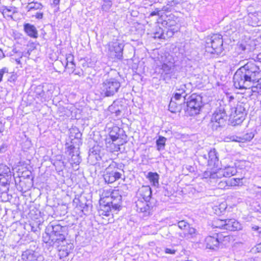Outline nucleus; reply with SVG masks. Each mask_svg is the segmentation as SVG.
I'll list each match as a JSON object with an SVG mask.
<instances>
[{
    "mask_svg": "<svg viewBox=\"0 0 261 261\" xmlns=\"http://www.w3.org/2000/svg\"><path fill=\"white\" fill-rule=\"evenodd\" d=\"M8 146L3 144L0 146V153H5L7 150Z\"/></svg>",
    "mask_w": 261,
    "mask_h": 261,
    "instance_id": "bf43d9fd",
    "label": "nucleus"
},
{
    "mask_svg": "<svg viewBox=\"0 0 261 261\" xmlns=\"http://www.w3.org/2000/svg\"><path fill=\"white\" fill-rule=\"evenodd\" d=\"M256 60L259 62H261V53L258 54L256 56Z\"/></svg>",
    "mask_w": 261,
    "mask_h": 261,
    "instance_id": "774afa93",
    "label": "nucleus"
},
{
    "mask_svg": "<svg viewBox=\"0 0 261 261\" xmlns=\"http://www.w3.org/2000/svg\"><path fill=\"white\" fill-rule=\"evenodd\" d=\"M186 103L187 104L186 113L190 116L198 114L204 105L202 96L196 93H193L188 97L185 96L184 105Z\"/></svg>",
    "mask_w": 261,
    "mask_h": 261,
    "instance_id": "20e7f679",
    "label": "nucleus"
},
{
    "mask_svg": "<svg viewBox=\"0 0 261 261\" xmlns=\"http://www.w3.org/2000/svg\"><path fill=\"white\" fill-rule=\"evenodd\" d=\"M234 22H231L229 25H227L224 28V32L227 33L228 35H230L237 31L236 28L234 27Z\"/></svg>",
    "mask_w": 261,
    "mask_h": 261,
    "instance_id": "37998d69",
    "label": "nucleus"
},
{
    "mask_svg": "<svg viewBox=\"0 0 261 261\" xmlns=\"http://www.w3.org/2000/svg\"><path fill=\"white\" fill-rule=\"evenodd\" d=\"M176 252V250L175 249H170L168 248H166L165 249V252L167 254H175Z\"/></svg>",
    "mask_w": 261,
    "mask_h": 261,
    "instance_id": "13d9d810",
    "label": "nucleus"
},
{
    "mask_svg": "<svg viewBox=\"0 0 261 261\" xmlns=\"http://www.w3.org/2000/svg\"><path fill=\"white\" fill-rule=\"evenodd\" d=\"M72 73L75 75H78L80 76L83 75V71L82 69L77 70L75 69L74 71Z\"/></svg>",
    "mask_w": 261,
    "mask_h": 261,
    "instance_id": "052dcab7",
    "label": "nucleus"
},
{
    "mask_svg": "<svg viewBox=\"0 0 261 261\" xmlns=\"http://www.w3.org/2000/svg\"><path fill=\"white\" fill-rule=\"evenodd\" d=\"M178 227L185 231L187 229L188 227H189L190 224L184 220H181L177 223Z\"/></svg>",
    "mask_w": 261,
    "mask_h": 261,
    "instance_id": "8fccbe9b",
    "label": "nucleus"
},
{
    "mask_svg": "<svg viewBox=\"0 0 261 261\" xmlns=\"http://www.w3.org/2000/svg\"><path fill=\"white\" fill-rule=\"evenodd\" d=\"M241 180V178H232L230 180H229V186H233L239 185Z\"/></svg>",
    "mask_w": 261,
    "mask_h": 261,
    "instance_id": "864d4df0",
    "label": "nucleus"
},
{
    "mask_svg": "<svg viewBox=\"0 0 261 261\" xmlns=\"http://www.w3.org/2000/svg\"><path fill=\"white\" fill-rule=\"evenodd\" d=\"M147 178L152 183L153 186H156L159 185V175L156 172H149Z\"/></svg>",
    "mask_w": 261,
    "mask_h": 261,
    "instance_id": "f704fd0d",
    "label": "nucleus"
},
{
    "mask_svg": "<svg viewBox=\"0 0 261 261\" xmlns=\"http://www.w3.org/2000/svg\"><path fill=\"white\" fill-rule=\"evenodd\" d=\"M228 119V115L226 113V109L220 106L215 111L212 116V119L218 123L225 125L226 121Z\"/></svg>",
    "mask_w": 261,
    "mask_h": 261,
    "instance_id": "2eb2a0df",
    "label": "nucleus"
},
{
    "mask_svg": "<svg viewBox=\"0 0 261 261\" xmlns=\"http://www.w3.org/2000/svg\"><path fill=\"white\" fill-rule=\"evenodd\" d=\"M106 200L107 204H111L114 211H119L121 207V196L117 193V195H114V193L111 194L110 197H107Z\"/></svg>",
    "mask_w": 261,
    "mask_h": 261,
    "instance_id": "5701e85b",
    "label": "nucleus"
},
{
    "mask_svg": "<svg viewBox=\"0 0 261 261\" xmlns=\"http://www.w3.org/2000/svg\"><path fill=\"white\" fill-rule=\"evenodd\" d=\"M229 118L231 119V123L234 125H240L245 119V117H242L238 114H233V111L229 114Z\"/></svg>",
    "mask_w": 261,
    "mask_h": 261,
    "instance_id": "7c9ffc66",
    "label": "nucleus"
},
{
    "mask_svg": "<svg viewBox=\"0 0 261 261\" xmlns=\"http://www.w3.org/2000/svg\"><path fill=\"white\" fill-rule=\"evenodd\" d=\"M15 55H17L19 58H22L23 57V53L21 51L17 50L16 48H14L11 51L8 52L6 54V56L11 57L12 58H14Z\"/></svg>",
    "mask_w": 261,
    "mask_h": 261,
    "instance_id": "ea45409f",
    "label": "nucleus"
},
{
    "mask_svg": "<svg viewBox=\"0 0 261 261\" xmlns=\"http://www.w3.org/2000/svg\"><path fill=\"white\" fill-rule=\"evenodd\" d=\"M103 156L101 147L98 145L93 146L89 150L88 160H91L93 164L102 160Z\"/></svg>",
    "mask_w": 261,
    "mask_h": 261,
    "instance_id": "dca6fc26",
    "label": "nucleus"
},
{
    "mask_svg": "<svg viewBox=\"0 0 261 261\" xmlns=\"http://www.w3.org/2000/svg\"><path fill=\"white\" fill-rule=\"evenodd\" d=\"M124 165L122 163L119 164L112 161L104 171L103 176L105 182L108 184H112L120 179L124 172Z\"/></svg>",
    "mask_w": 261,
    "mask_h": 261,
    "instance_id": "7ed1b4c3",
    "label": "nucleus"
},
{
    "mask_svg": "<svg viewBox=\"0 0 261 261\" xmlns=\"http://www.w3.org/2000/svg\"><path fill=\"white\" fill-rule=\"evenodd\" d=\"M103 3L101 6L102 11L108 12L112 6L113 0H102Z\"/></svg>",
    "mask_w": 261,
    "mask_h": 261,
    "instance_id": "79ce46f5",
    "label": "nucleus"
},
{
    "mask_svg": "<svg viewBox=\"0 0 261 261\" xmlns=\"http://www.w3.org/2000/svg\"><path fill=\"white\" fill-rule=\"evenodd\" d=\"M181 1L178 0H172L168 1L166 6L162 7V10L165 12H170L172 10H176L178 5H180Z\"/></svg>",
    "mask_w": 261,
    "mask_h": 261,
    "instance_id": "c85d7f7f",
    "label": "nucleus"
},
{
    "mask_svg": "<svg viewBox=\"0 0 261 261\" xmlns=\"http://www.w3.org/2000/svg\"><path fill=\"white\" fill-rule=\"evenodd\" d=\"M182 105H184V102L179 103L178 101L171 99L169 104V110L173 113L180 112L182 109Z\"/></svg>",
    "mask_w": 261,
    "mask_h": 261,
    "instance_id": "c756f323",
    "label": "nucleus"
},
{
    "mask_svg": "<svg viewBox=\"0 0 261 261\" xmlns=\"http://www.w3.org/2000/svg\"><path fill=\"white\" fill-rule=\"evenodd\" d=\"M22 261H44L43 256L39 252V249L35 246H30L21 255Z\"/></svg>",
    "mask_w": 261,
    "mask_h": 261,
    "instance_id": "9d476101",
    "label": "nucleus"
},
{
    "mask_svg": "<svg viewBox=\"0 0 261 261\" xmlns=\"http://www.w3.org/2000/svg\"><path fill=\"white\" fill-rule=\"evenodd\" d=\"M154 38L165 39L164 31L161 28L156 29V31L154 33Z\"/></svg>",
    "mask_w": 261,
    "mask_h": 261,
    "instance_id": "c03bdc74",
    "label": "nucleus"
},
{
    "mask_svg": "<svg viewBox=\"0 0 261 261\" xmlns=\"http://www.w3.org/2000/svg\"><path fill=\"white\" fill-rule=\"evenodd\" d=\"M124 44L118 41L111 42L108 44V50L112 56L119 60L123 59Z\"/></svg>",
    "mask_w": 261,
    "mask_h": 261,
    "instance_id": "ddd939ff",
    "label": "nucleus"
},
{
    "mask_svg": "<svg viewBox=\"0 0 261 261\" xmlns=\"http://www.w3.org/2000/svg\"><path fill=\"white\" fill-rule=\"evenodd\" d=\"M254 133L253 132H250L245 134L242 137H238L236 136H232L230 137V139L232 141L238 142H244L246 141H250L254 137Z\"/></svg>",
    "mask_w": 261,
    "mask_h": 261,
    "instance_id": "cd10ccee",
    "label": "nucleus"
},
{
    "mask_svg": "<svg viewBox=\"0 0 261 261\" xmlns=\"http://www.w3.org/2000/svg\"><path fill=\"white\" fill-rule=\"evenodd\" d=\"M224 125L218 123V122H215L214 120L211 119L210 122L207 124L208 130L210 132L217 131L221 128Z\"/></svg>",
    "mask_w": 261,
    "mask_h": 261,
    "instance_id": "72a5a7b5",
    "label": "nucleus"
},
{
    "mask_svg": "<svg viewBox=\"0 0 261 261\" xmlns=\"http://www.w3.org/2000/svg\"><path fill=\"white\" fill-rule=\"evenodd\" d=\"M211 175V171H206L203 173V177L204 178H210Z\"/></svg>",
    "mask_w": 261,
    "mask_h": 261,
    "instance_id": "e2e57ef3",
    "label": "nucleus"
},
{
    "mask_svg": "<svg viewBox=\"0 0 261 261\" xmlns=\"http://www.w3.org/2000/svg\"><path fill=\"white\" fill-rule=\"evenodd\" d=\"M6 57V54L4 53L3 50L0 48V60Z\"/></svg>",
    "mask_w": 261,
    "mask_h": 261,
    "instance_id": "338daca9",
    "label": "nucleus"
},
{
    "mask_svg": "<svg viewBox=\"0 0 261 261\" xmlns=\"http://www.w3.org/2000/svg\"><path fill=\"white\" fill-rule=\"evenodd\" d=\"M73 60H74V56L72 54H67L66 57L65 65L64 66V68H66V67L68 65L69 62H73Z\"/></svg>",
    "mask_w": 261,
    "mask_h": 261,
    "instance_id": "603ef678",
    "label": "nucleus"
},
{
    "mask_svg": "<svg viewBox=\"0 0 261 261\" xmlns=\"http://www.w3.org/2000/svg\"><path fill=\"white\" fill-rule=\"evenodd\" d=\"M196 170V167L194 165H186L183 167V171L187 170L189 173H194Z\"/></svg>",
    "mask_w": 261,
    "mask_h": 261,
    "instance_id": "09e8293b",
    "label": "nucleus"
},
{
    "mask_svg": "<svg viewBox=\"0 0 261 261\" xmlns=\"http://www.w3.org/2000/svg\"><path fill=\"white\" fill-rule=\"evenodd\" d=\"M4 170L5 172H0V186L4 187L6 190H8L11 180V173L8 167Z\"/></svg>",
    "mask_w": 261,
    "mask_h": 261,
    "instance_id": "412c9836",
    "label": "nucleus"
},
{
    "mask_svg": "<svg viewBox=\"0 0 261 261\" xmlns=\"http://www.w3.org/2000/svg\"><path fill=\"white\" fill-rule=\"evenodd\" d=\"M54 90L52 84L45 83L44 85H40L36 86L34 90L35 96L40 99L42 101H45L50 98Z\"/></svg>",
    "mask_w": 261,
    "mask_h": 261,
    "instance_id": "1a4fd4ad",
    "label": "nucleus"
},
{
    "mask_svg": "<svg viewBox=\"0 0 261 261\" xmlns=\"http://www.w3.org/2000/svg\"><path fill=\"white\" fill-rule=\"evenodd\" d=\"M75 65H70V64H68V66L66 67V69H70V70L69 71V72H71V73L72 72H73L75 70Z\"/></svg>",
    "mask_w": 261,
    "mask_h": 261,
    "instance_id": "680f3d73",
    "label": "nucleus"
},
{
    "mask_svg": "<svg viewBox=\"0 0 261 261\" xmlns=\"http://www.w3.org/2000/svg\"><path fill=\"white\" fill-rule=\"evenodd\" d=\"M70 138L71 139V144H74V143H78L77 146H79L80 144H82L81 141V137L82 136V133L79 130V128L76 127H73L70 130Z\"/></svg>",
    "mask_w": 261,
    "mask_h": 261,
    "instance_id": "b1692460",
    "label": "nucleus"
},
{
    "mask_svg": "<svg viewBox=\"0 0 261 261\" xmlns=\"http://www.w3.org/2000/svg\"><path fill=\"white\" fill-rule=\"evenodd\" d=\"M227 237V236H223L221 233H216L213 236H207L205 239L206 247L210 249L216 250Z\"/></svg>",
    "mask_w": 261,
    "mask_h": 261,
    "instance_id": "f8f14e48",
    "label": "nucleus"
},
{
    "mask_svg": "<svg viewBox=\"0 0 261 261\" xmlns=\"http://www.w3.org/2000/svg\"><path fill=\"white\" fill-rule=\"evenodd\" d=\"M41 225L40 222L38 223V222H32L30 224V226L31 227V231L35 232L36 233H38L40 230V226Z\"/></svg>",
    "mask_w": 261,
    "mask_h": 261,
    "instance_id": "a18cd8bd",
    "label": "nucleus"
},
{
    "mask_svg": "<svg viewBox=\"0 0 261 261\" xmlns=\"http://www.w3.org/2000/svg\"><path fill=\"white\" fill-rule=\"evenodd\" d=\"M79 206L81 209L83 213L85 215H87L89 213L90 205L86 202L83 203L81 200H80Z\"/></svg>",
    "mask_w": 261,
    "mask_h": 261,
    "instance_id": "a19ab883",
    "label": "nucleus"
},
{
    "mask_svg": "<svg viewBox=\"0 0 261 261\" xmlns=\"http://www.w3.org/2000/svg\"><path fill=\"white\" fill-rule=\"evenodd\" d=\"M155 203V200L150 201L138 199L135 202L136 211L138 213H143V216H149L152 215Z\"/></svg>",
    "mask_w": 261,
    "mask_h": 261,
    "instance_id": "6e6552de",
    "label": "nucleus"
},
{
    "mask_svg": "<svg viewBox=\"0 0 261 261\" xmlns=\"http://www.w3.org/2000/svg\"><path fill=\"white\" fill-rule=\"evenodd\" d=\"M223 226V229L229 231H236L241 229V225L234 219L221 220L218 221Z\"/></svg>",
    "mask_w": 261,
    "mask_h": 261,
    "instance_id": "6ab92c4d",
    "label": "nucleus"
},
{
    "mask_svg": "<svg viewBox=\"0 0 261 261\" xmlns=\"http://www.w3.org/2000/svg\"><path fill=\"white\" fill-rule=\"evenodd\" d=\"M205 51L211 54L220 55L223 50V40L221 34L208 36L205 41Z\"/></svg>",
    "mask_w": 261,
    "mask_h": 261,
    "instance_id": "39448f33",
    "label": "nucleus"
},
{
    "mask_svg": "<svg viewBox=\"0 0 261 261\" xmlns=\"http://www.w3.org/2000/svg\"><path fill=\"white\" fill-rule=\"evenodd\" d=\"M162 74H169L172 73L174 68V60L172 56L170 54L165 55L164 56H162Z\"/></svg>",
    "mask_w": 261,
    "mask_h": 261,
    "instance_id": "4468645a",
    "label": "nucleus"
},
{
    "mask_svg": "<svg viewBox=\"0 0 261 261\" xmlns=\"http://www.w3.org/2000/svg\"><path fill=\"white\" fill-rule=\"evenodd\" d=\"M162 11H163L162 10V8L161 9L160 8H156L154 11H152L151 13H150V15L151 16H155V15H158V16H160V15H162L161 14V12Z\"/></svg>",
    "mask_w": 261,
    "mask_h": 261,
    "instance_id": "6e6d98bb",
    "label": "nucleus"
},
{
    "mask_svg": "<svg viewBox=\"0 0 261 261\" xmlns=\"http://www.w3.org/2000/svg\"><path fill=\"white\" fill-rule=\"evenodd\" d=\"M8 72V69L7 67H4L2 69L0 70V83L3 80V77L5 73Z\"/></svg>",
    "mask_w": 261,
    "mask_h": 261,
    "instance_id": "4d7b16f0",
    "label": "nucleus"
},
{
    "mask_svg": "<svg viewBox=\"0 0 261 261\" xmlns=\"http://www.w3.org/2000/svg\"><path fill=\"white\" fill-rule=\"evenodd\" d=\"M182 97L183 98V96H182V95H181V94L175 92L173 94V96L171 97V99L178 102V101H179Z\"/></svg>",
    "mask_w": 261,
    "mask_h": 261,
    "instance_id": "5fc2aeb1",
    "label": "nucleus"
},
{
    "mask_svg": "<svg viewBox=\"0 0 261 261\" xmlns=\"http://www.w3.org/2000/svg\"><path fill=\"white\" fill-rule=\"evenodd\" d=\"M8 190H6V189H4L3 190V192H2L1 197L3 201H8L10 200L11 198V196L9 195L8 193L7 192Z\"/></svg>",
    "mask_w": 261,
    "mask_h": 261,
    "instance_id": "de8ad7c7",
    "label": "nucleus"
},
{
    "mask_svg": "<svg viewBox=\"0 0 261 261\" xmlns=\"http://www.w3.org/2000/svg\"><path fill=\"white\" fill-rule=\"evenodd\" d=\"M174 18L177 19V18H175L174 15H170L167 20H165L166 25V28L172 29L173 28H178L176 26L177 21L174 19Z\"/></svg>",
    "mask_w": 261,
    "mask_h": 261,
    "instance_id": "c9c22d12",
    "label": "nucleus"
},
{
    "mask_svg": "<svg viewBox=\"0 0 261 261\" xmlns=\"http://www.w3.org/2000/svg\"><path fill=\"white\" fill-rule=\"evenodd\" d=\"M106 198H100L99 203L100 206L101 214L106 216H109L110 213L112 210V206L111 204L107 203Z\"/></svg>",
    "mask_w": 261,
    "mask_h": 261,
    "instance_id": "393cba45",
    "label": "nucleus"
},
{
    "mask_svg": "<svg viewBox=\"0 0 261 261\" xmlns=\"http://www.w3.org/2000/svg\"><path fill=\"white\" fill-rule=\"evenodd\" d=\"M183 236L182 237H184L187 239H190L195 238L197 234V232L196 230L193 227H191L189 225V227L187 228L183 233Z\"/></svg>",
    "mask_w": 261,
    "mask_h": 261,
    "instance_id": "2f4dec72",
    "label": "nucleus"
},
{
    "mask_svg": "<svg viewBox=\"0 0 261 261\" xmlns=\"http://www.w3.org/2000/svg\"><path fill=\"white\" fill-rule=\"evenodd\" d=\"M219 188L220 189H228L230 187L229 181H221L218 184Z\"/></svg>",
    "mask_w": 261,
    "mask_h": 261,
    "instance_id": "3c124183",
    "label": "nucleus"
},
{
    "mask_svg": "<svg viewBox=\"0 0 261 261\" xmlns=\"http://www.w3.org/2000/svg\"><path fill=\"white\" fill-rule=\"evenodd\" d=\"M248 105L243 102L238 103L237 107L231 109L233 114H238L242 117H246L248 110H247Z\"/></svg>",
    "mask_w": 261,
    "mask_h": 261,
    "instance_id": "a878e982",
    "label": "nucleus"
},
{
    "mask_svg": "<svg viewBox=\"0 0 261 261\" xmlns=\"http://www.w3.org/2000/svg\"><path fill=\"white\" fill-rule=\"evenodd\" d=\"M66 148H67V152L69 155L71 156V160L73 163L79 165L82 159L80 156L79 147L76 146L73 144L68 145V143L66 144Z\"/></svg>",
    "mask_w": 261,
    "mask_h": 261,
    "instance_id": "f3484780",
    "label": "nucleus"
},
{
    "mask_svg": "<svg viewBox=\"0 0 261 261\" xmlns=\"http://www.w3.org/2000/svg\"><path fill=\"white\" fill-rule=\"evenodd\" d=\"M218 177L217 174L216 172L211 171V175L210 178L215 179Z\"/></svg>",
    "mask_w": 261,
    "mask_h": 261,
    "instance_id": "0e129e2a",
    "label": "nucleus"
},
{
    "mask_svg": "<svg viewBox=\"0 0 261 261\" xmlns=\"http://www.w3.org/2000/svg\"><path fill=\"white\" fill-rule=\"evenodd\" d=\"M23 30L25 33L31 38H37L38 37V31L36 27L29 23L23 24Z\"/></svg>",
    "mask_w": 261,
    "mask_h": 261,
    "instance_id": "bb28decb",
    "label": "nucleus"
},
{
    "mask_svg": "<svg viewBox=\"0 0 261 261\" xmlns=\"http://www.w3.org/2000/svg\"><path fill=\"white\" fill-rule=\"evenodd\" d=\"M21 58H19V56H18V58H12V59L16 61L17 64L19 65V64H21V61H20Z\"/></svg>",
    "mask_w": 261,
    "mask_h": 261,
    "instance_id": "69168bd1",
    "label": "nucleus"
},
{
    "mask_svg": "<svg viewBox=\"0 0 261 261\" xmlns=\"http://www.w3.org/2000/svg\"><path fill=\"white\" fill-rule=\"evenodd\" d=\"M237 173V169L233 167H228L223 171V175L225 177H230Z\"/></svg>",
    "mask_w": 261,
    "mask_h": 261,
    "instance_id": "4c0bfd02",
    "label": "nucleus"
},
{
    "mask_svg": "<svg viewBox=\"0 0 261 261\" xmlns=\"http://www.w3.org/2000/svg\"><path fill=\"white\" fill-rule=\"evenodd\" d=\"M239 62L241 67L235 72L233 81L234 86L238 89L251 87L252 93L261 95V70L256 64L255 60Z\"/></svg>",
    "mask_w": 261,
    "mask_h": 261,
    "instance_id": "f257e3e1",
    "label": "nucleus"
},
{
    "mask_svg": "<svg viewBox=\"0 0 261 261\" xmlns=\"http://www.w3.org/2000/svg\"><path fill=\"white\" fill-rule=\"evenodd\" d=\"M27 10V15L31 17H35L36 18L41 19L43 17L42 11L43 6L41 3L37 2L29 3L25 7Z\"/></svg>",
    "mask_w": 261,
    "mask_h": 261,
    "instance_id": "9b49d317",
    "label": "nucleus"
},
{
    "mask_svg": "<svg viewBox=\"0 0 261 261\" xmlns=\"http://www.w3.org/2000/svg\"><path fill=\"white\" fill-rule=\"evenodd\" d=\"M107 148H108L109 151L111 152L118 151H120V144H116L113 142L110 144V146H107Z\"/></svg>",
    "mask_w": 261,
    "mask_h": 261,
    "instance_id": "49530a36",
    "label": "nucleus"
},
{
    "mask_svg": "<svg viewBox=\"0 0 261 261\" xmlns=\"http://www.w3.org/2000/svg\"><path fill=\"white\" fill-rule=\"evenodd\" d=\"M178 28H166V33H165V39L172 37L175 33L177 32Z\"/></svg>",
    "mask_w": 261,
    "mask_h": 261,
    "instance_id": "58836bf2",
    "label": "nucleus"
},
{
    "mask_svg": "<svg viewBox=\"0 0 261 261\" xmlns=\"http://www.w3.org/2000/svg\"><path fill=\"white\" fill-rule=\"evenodd\" d=\"M198 161L202 165H206L209 167L216 168H219V161L218 153L215 149H211L207 154L199 155Z\"/></svg>",
    "mask_w": 261,
    "mask_h": 261,
    "instance_id": "0eeeda50",
    "label": "nucleus"
},
{
    "mask_svg": "<svg viewBox=\"0 0 261 261\" xmlns=\"http://www.w3.org/2000/svg\"><path fill=\"white\" fill-rule=\"evenodd\" d=\"M109 136L113 142L118 139H121L122 141L124 140V142H126L125 140L126 139L127 136L124 130L117 126H114L112 128L109 133Z\"/></svg>",
    "mask_w": 261,
    "mask_h": 261,
    "instance_id": "aec40b11",
    "label": "nucleus"
},
{
    "mask_svg": "<svg viewBox=\"0 0 261 261\" xmlns=\"http://www.w3.org/2000/svg\"><path fill=\"white\" fill-rule=\"evenodd\" d=\"M123 110V102L118 99L114 100L113 103L108 108L109 111L116 118H119L121 116Z\"/></svg>",
    "mask_w": 261,
    "mask_h": 261,
    "instance_id": "a211bd4d",
    "label": "nucleus"
},
{
    "mask_svg": "<svg viewBox=\"0 0 261 261\" xmlns=\"http://www.w3.org/2000/svg\"><path fill=\"white\" fill-rule=\"evenodd\" d=\"M167 141V138L162 136H159L158 139L156 140V149L160 151L165 149L166 142Z\"/></svg>",
    "mask_w": 261,
    "mask_h": 261,
    "instance_id": "473e14b6",
    "label": "nucleus"
},
{
    "mask_svg": "<svg viewBox=\"0 0 261 261\" xmlns=\"http://www.w3.org/2000/svg\"><path fill=\"white\" fill-rule=\"evenodd\" d=\"M68 227L60 224H51L46 228L43 241L49 246L58 248L60 258L69 255L74 248L72 243H68L66 239Z\"/></svg>",
    "mask_w": 261,
    "mask_h": 261,
    "instance_id": "f03ea898",
    "label": "nucleus"
},
{
    "mask_svg": "<svg viewBox=\"0 0 261 261\" xmlns=\"http://www.w3.org/2000/svg\"><path fill=\"white\" fill-rule=\"evenodd\" d=\"M187 90V85L186 84H182L179 87H176L175 92L181 94V95H182V96H183L184 100L185 96L188 97Z\"/></svg>",
    "mask_w": 261,
    "mask_h": 261,
    "instance_id": "e433bc0d",
    "label": "nucleus"
},
{
    "mask_svg": "<svg viewBox=\"0 0 261 261\" xmlns=\"http://www.w3.org/2000/svg\"><path fill=\"white\" fill-rule=\"evenodd\" d=\"M137 198L142 200H155L152 197V190L149 186H142L138 190Z\"/></svg>",
    "mask_w": 261,
    "mask_h": 261,
    "instance_id": "4be33fe9",
    "label": "nucleus"
},
{
    "mask_svg": "<svg viewBox=\"0 0 261 261\" xmlns=\"http://www.w3.org/2000/svg\"><path fill=\"white\" fill-rule=\"evenodd\" d=\"M121 87L120 82L116 78L111 77L105 80L101 84L100 93L103 97L113 96Z\"/></svg>",
    "mask_w": 261,
    "mask_h": 261,
    "instance_id": "423d86ee",
    "label": "nucleus"
}]
</instances>
